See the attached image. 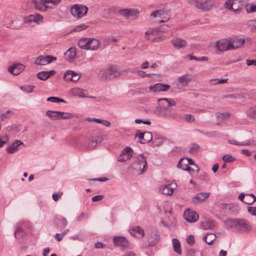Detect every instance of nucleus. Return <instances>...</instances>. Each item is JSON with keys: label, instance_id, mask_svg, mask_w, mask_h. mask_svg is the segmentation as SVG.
<instances>
[{"label": "nucleus", "instance_id": "obj_20", "mask_svg": "<svg viewBox=\"0 0 256 256\" xmlns=\"http://www.w3.org/2000/svg\"><path fill=\"white\" fill-rule=\"evenodd\" d=\"M76 55V52L74 48H70L65 53L64 56L66 59L70 62H72L75 58Z\"/></svg>", "mask_w": 256, "mask_h": 256}, {"label": "nucleus", "instance_id": "obj_40", "mask_svg": "<svg viewBox=\"0 0 256 256\" xmlns=\"http://www.w3.org/2000/svg\"><path fill=\"white\" fill-rule=\"evenodd\" d=\"M229 116V114L228 113H220L218 114L217 115V119L218 124L219 125L222 122H223L228 116Z\"/></svg>", "mask_w": 256, "mask_h": 256}, {"label": "nucleus", "instance_id": "obj_29", "mask_svg": "<svg viewBox=\"0 0 256 256\" xmlns=\"http://www.w3.org/2000/svg\"><path fill=\"white\" fill-rule=\"evenodd\" d=\"M58 112H60V111L48 110L46 115L52 120H58L60 119V114Z\"/></svg>", "mask_w": 256, "mask_h": 256}, {"label": "nucleus", "instance_id": "obj_47", "mask_svg": "<svg viewBox=\"0 0 256 256\" xmlns=\"http://www.w3.org/2000/svg\"><path fill=\"white\" fill-rule=\"evenodd\" d=\"M188 56L190 57V60H196V61H200V62H206L208 60V58L206 56H202L200 58H197L196 56H190L189 55Z\"/></svg>", "mask_w": 256, "mask_h": 256}, {"label": "nucleus", "instance_id": "obj_35", "mask_svg": "<svg viewBox=\"0 0 256 256\" xmlns=\"http://www.w3.org/2000/svg\"><path fill=\"white\" fill-rule=\"evenodd\" d=\"M172 244L174 250L178 254H182V250L180 242L176 238L172 239Z\"/></svg>", "mask_w": 256, "mask_h": 256}, {"label": "nucleus", "instance_id": "obj_41", "mask_svg": "<svg viewBox=\"0 0 256 256\" xmlns=\"http://www.w3.org/2000/svg\"><path fill=\"white\" fill-rule=\"evenodd\" d=\"M247 114L248 117L256 120V107L250 108L248 110Z\"/></svg>", "mask_w": 256, "mask_h": 256}, {"label": "nucleus", "instance_id": "obj_59", "mask_svg": "<svg viewBox=\"0 0 256 256\" xmlns=\"http://www.w3.org/2000/svg\"><path fill=\"white\" fill-rule=\"evenodd\" d=\"M132 169L136 170H142V165H136V163H132L130 166Z\"/></svg>", "mask_w": 256, "mask_h": 256}, {"label": "nucleus", "instance_id": "obj_62", "mask_svg": "<svg viewBox=\"0 0 256 256\" xmlns=\"http://www.w3.org/2000/svg\"><path fill=\"white\" fill-rule=\"evenodd\" d=\"M62 194V192H60V194L54 192L52 194V198L55 202H56L58 200V198L61 196Z\"/></svg>", "mask_w": 256, "mask_h": 256}, {"label": "nucleus", "instance_id": "obj_3", "mask_svg": "<svg viewBox=\"0 0 256 256\" xmlns=\"http://www.w3.org/2000/svg\"><path fill=\"white\" fill-rule=\"evenodd\" d=\"M88 10V8L82 4H75L70 9L71 14L75 18H80L85 16Z\"/></svg>", "mask_w": 256, "mask_h": 256}, {"label": "nucleus", "instance_id": "obj_61", "mask_svg": "<svg viewBox=\"0 0 256 256\" xmlns=\"http://www.w3.org/2000/svg\"><path fill=\"white\" fill-rule=\"evenodd\" d=\"M246 12L248 13L256 12V6L251 5L249 8H246Z\"/></svg>", "mask_w": 256, "mask_h": 256}, {"label": "nucleus", "instance_id": "obj_19", "mask_svg": "<svg viewBox=\"0 0 256 256\" xmlns=\"http://www.w3.org/2000/svg\"><path fill=\"white\" fill-rule=\"evenodd\" d=\"M32 2L34 4L35 8L41 12H46L48 8H52L48 6L42 4L38 0H32Z\"/></svg>", "mask_w": 256, "mask_h": 256}, {"label": "nucleus", "instance_id": "obj_28", "mask_svg": "<svg viewBox=\"0 0 256 256\" xmlns=\"http://www.w3.org/2000/svg\"><path fill=\"white\" fill-rule=\"evenodd\" d=\"M237 218H229L224 222V224L227 230L234 228L236 229Z\"/></svg>", "mask_w": 256, "mask_h": 256}, {"label": "nucleus", "instance_id": "obj_17", "mask_svg": "<svg viewBox=\"0 0 256 256\" xmlns=\"http://www.w3.org/2000/svg\"><path fill=\"white\" fill-rule=\"evenodd\" d=\"M172 44L176 48H184L188 45L186 40L180 38H176L172 40Z\"/></svg>", "mask_w": 256, "mask_h": 256}, {"label": "nucleus", "instance_id": "obj_60", "mask_svg": "<svg viewBox=\"0 0 256 256\" xmlns=\"http://www.w3.org/2000/svg\"><path fill=\"white\" fill-rule=\"evenodd\" d=\"M72 82H77L80 78V76L78 74L74 71H73V74H72Z\"/></svg>", "mask_w": 256, "mask_h": 256}, {"label": "nucleus", "instance_id": "obj_51", "mask_svg": "<svg viewBox=\"0 0 256 256\" xmlns=\"http://www.w3.org/2000/svg\"><path fill=\"white\" fill-rule=\"evenodd\" d=\"M200 148V146L196 144H192L189 151L190 153L193 154L196 152Z\"/></svg>", "mask_w": 256, "mask_h": 256}, {"label": "nucleus", "instance_id": "obj_57", "mask_svg": "<svg viewBox=\"0 0 256 256\" xmlns=\"http://www.w3.org/2000/svg\"><path fill=\"white\" fill-rule=\"evenodd\" d=\"M244 202L248 205L252 204V198H250V196H246V198L244 201Z\"/></svg>", "mask_w": 256, "mask_h": 256}, {"label": "nucleus", "instance_id": "obj_7", "mask_svg": "<svg viewBox=\"0 0 256 256\" xmlns=\"http://www.w3.org/2000/svg\"><path fill=\"white\" fill-rule=\"evenodd\" d=\"M103 137L102 136H93L91 139L88 140L86 144L88 150H93L98 144H100L103 140Z\"/></svg>", "mask_w": 256, "mask_h": 256}, {"label": "nucleus", "instance_id": "obj_11", "mask_svg": "<svg viewBox=\"0 0 256 256\" xmlns=\"http://www.w3.org/2000/svg\"><path fill=\"white\" fill-rule=\"evenodd\" d=\"M216 48L220 52L232 50L230 42L226 39L220 40L217 42Z\"/></svg>", "mask_w": 256, "mask_h": 256}, {"label": "nucleus", "instance_id": "obj_24", "mask_svg": "<svg viewBox=\"0 0 256 256\" xmlns=\"http://www.w3.org/2000/svg\"><path fill=\"white\" fill-rule=\"evenodd\" d=\"M201 226L204 230H212L214 228V224L212 220L208 219L201 222Z\"/></svg>", "mask_w": 256, "mask_h": 256}, {"label": "nucleus", "instance_id": "obj_49", "mask_svg": "<svg viewBox=\"0 0 256 256\" xmlns=\"http://www.w3.org/2000/svg\"><path fill=\"white\" fill-rule=\"evenodd\" d=\"M48 101L52 102H65L66 101L56 96L49 97L47 99Z\"/></svg>", "mask_w": 256, "mask_h": 256}, {"label": "nucleus", "instance_id": "obj_56", "mask_svg": "<svg viewBox=\"0 0 256 256\" xmlns=\"http://www.w3.org/2000/svg\"><path fill=\"white\" fill-rule=\"evenodd\" d=\"M248 211L252 216H256V207L248 206Z\"/></svg>", "mask_w": 256, "mask_h": 256}, {"label": "nucleus", "instance_id": "obj_18", "mask_svg": "<svg viewBox=\"0 0 256 256\" xmlns=\"http://www.w3.org/2000/svg\"><path fill=\"white\" fill-rule=\"evenodd\" d=\"M209 196V192H200L193 196V200L195 203L200 202L208 198Z\"/></svg>", "mask_w": 256, "mask_h": 256}, {"label": "nucleus", "instance_id": "obj_54", "mask_svg": "<svg viewBox=\"0 0 256 256\" xmlns=\"http://www.w3.org/2000/svg\"><path fill=\"white\" fill-rule=\"evenodd\" d=\"M139 12L137 10H129V18L130 16L137 17Z\"/></svg>", "mask_w": 256, "mask_h": 256}, {"label": "nucleus", "instance_id": "obj_39", "mask_svg": "<svg viewBox=\"0 0 256 256\" xmlns=\"http://www.w3.org/2000/svg\"><path fill=\"white\" fill-rule=\"evenodd\" d=\"M72 94L76 96H78L80 97L84 98L86 97V96L84 93V90L79 88H74L72 90Z\"/></svg>", "mask_w": 256, "mask_h": 256}, {"label": "nucleus", "instance_id": "obj_58", "mask_svg": "<svg viewBox=\"0 0 256 256\" xmlns=\"http://www.w3.org/2000/svg\"><path fill=\"white\" fill-rule=\"evenodd\" d=\"M10 114V111L8 110L5 113L2 114L0 116L1 120H4L5 119L9 118Z\"/></svg>", "mask_w": 256, "mask_h": 256}, {"label": "nucleus", "instance_id": "obj_45", "mask_svg": "<svg viewBox=\"0 0 256 256\" xmlns=\"http://www.w3.org/2000/svg\"><path fill=\"white\" fill-rule=\"evenodd\" d=\"M222 160L225 162H230L234 160L235 158L232 157V155L228 154L224 155L222 157Z\"/></svg>", "mask_w": 256, "mask_h": 256}, {"label": "nucleus", "instance_id": "obj_46", "mask_svg": "<svg viewBox=\"0 0 256 256\" xmlns=\"http://www.w3.org/2000/svg\"><path fill=\"white\" fill-rule=\"evenodd\" d=\"M87 27H88V26H86L85 24H80V25L75 26L71 30V32H80V31H81L82 30H85Z\"/></svg>", "mask_w": 256, "mask_h": 256}, {"label": "nucleus", "instance_id": "obj_55", "mask_svg": "<svg viewBox=\"0 0 256 256\" xmlns=\"http://www.w3.org/2000/svg\"><path fill=\"white\" fill-rule=\"evenodd\" d=\"M186 242L190 246L193 245L194 243V236L190 235L188 236L186 238Z\"/></svg>", "mask_w": 256, "mask_h": 256}, {"label": "nucleus", "instance_id": "obj_33", "mask_svg": "<svg viewBox=\"0 0 256 256\" xmlns=\"http://www.w3.org/2000/svg\"><path fill=\"white\" fill-rule=\"evenodd\" d=\"M216 236L215 234L208 233L206 236L203 238V240H204L208 244H211L212 242L216 240Z\"/></svg>", "mask_w": 256, "mask_h": 256}, {"label": "nucleus", "instance_id": "obj_63", "mask_svg": "<svg viewBox=\"0 0 256 256\" xmlns=\"http://www.w3.org/2000/svg\"><path fill=\"white\" fill-rule=\"evenodd\" d=\"M103 198L102 195H97L92 198V200L93 202H98L100 200Z\"/></svg>", "mask_w": 256, "mask_h": 256}, {"label": "nucleus", "instance_id": "obj_12", "mask_svg": "<svg viewBox=\"0 0 256 256\" xmlns=\"http://www.w3.org/2000/svg\"><path fill=\"white\" fill-rule=\"evenodd\" d=\"M25 66L22 64H14L8 68V71L13 75L16 76L22 72Z\"/></svg>", "mask_w": 256, "mask_h": 256}, {"label": "nucleus", "instance_id": "obj_13", "mask_svg": "<svg viewBox=\"0 0 256 256\" xmlns=\"http://www.w3.org/2000/svg\"><path fill=\"white\" fill-rule=\"evenodd\" d=\"M184 217L185 220L189 222H194L198 219V215L195 212L190 210H186L184 214Z\"/></svg>", "mask_w": 256, "mask_h": 256}, {"label": "nucleus", "instance_id": "obj_8", "mask_svg": "<svg viewBox=\"0 0 256 256\" xmlns=\"http://www.w3.org/2000/svg\"><path fill=\"white\" fill-rule=\"evenodd\" d=\"M56 60V58L52 56H41L36 60L34 64L37 65H46Z\"/></svg>", "mask_w": 256, "mask_h": 256}, {"label": "nucleus", "instance_id": "obj_21", "mask_svg": "<svg viewBox=\"0 0 256 256\" xmlns=\"http://www.w3.org/2000/svg\"><path fill=\"white\" fill-rule=\"evenodd\" d=\"M236 2H237L236 0H228L227 1H226L225 2V4H224L225 7L230 10H232L235 13H237L238 12L240 11V8H234L233 7L236 4H237Z\"/></svg>", "mask_w": 256, "mask_h": 256}, {"label": "nucleus", "instance_id": "obj_9", "mask_svg": "<svg viewBox=\"0 0 256 256\" xmlns=\"http://www.w3.org/2000/svg\"><path fill=\"white\" fill-rule=\"evenodd\" d=\"M160 240L159 232L155 229L152 230L148 240L149 246H156Z\"/></svg>", "mask_w": 256, "mask_h": 256}, {"label": "nucleus", "instance_id": "obj_2", "mask_svg": "<svg viewBox=\"0 0 256 256\" xmlns=\"http://www.w3.org/2000/svg\"><path fill=\"white\" fill-rule=\"evenodd\" d=\"M121 74L120 70L116 66H109L100 70V79L102 80H109L118 78Z\"/></svg>", "mask_w": 256, "mask_h": 256}, {"label": "nucleus", "instance_id": "obj_14", "mask_svg": "<svg viewBox=\"0 0 256 256\" xmlns=\"http://www.w3.org/2000/svg\"><path fill=\"white\" fill-rule=\"evenodd\" d=\"M113 242L115 245L120 246L124 248L128 246V242L127 239L123 236H114L113 238Z\"/></svg>", "mask_w": 256, "mask_h": 256}, {"label": "nucleus", "instance_id": "obj_10", "mask_svg": "<svg viewBox=\"0 0 256 256\" xmlns=\"http://www.w3.org/2000/svg\"><path fill=\"white\" fill-rule=\"evenodd\" d=\"M195 6L202 10L208 11L212 6L210 0H194Z\"/></svg>", "mask_w": 256, "mask_h": 256}, {"label": "nucleus", "instance_id": "obj_15", "mask_svg": "<svg viewBox=\"0 0 256 256\" xmlns=\"http://www.w3.org/2000/svg\"><path fill=\"white\" fill-rule=\"evenodd\" d=\"M170 86L168 84L158 83L153 86H150V89L154 92H166L170 88Z\"/></svg>", "mask_w": 256, "mask_h": 256}, {"label": "nucleus", "instance_id": "obj_26", "mask_svg": "<svg viewBox=\"0 0 256 256\" xmlns=\"http://www.w3.org/2000/svg\"><path fill=\"white\" fill-rule=\"evenodd\" d=\"M174 188L171 186V184L164 185L161 186L160 191L164 194L171 195L173 194Z\"/></svg>", "mask_w": 256, "mask_h": 256}, {"label": "nucleus", "instance_id": "obj_32", "mask_svg": "<svg viewBox=\"0 0 256 256\" xmlns=\"http://www.w3.org/2000/svg\"><path fill=\"white\" fill-rule=\"evenodd\" d=\"M90 40H88V38H81L78 42V46L82 49L84 50H88V44Z\"/></svg>", "mask_w": 256, "mask_h": 256}, {"label": "nucleus", "instance_id": "obj_42", "mask_svg": "<svg viewBox=\"0 0 256 256\" xmlns=\"http://www.w3.org/2000/svg\"><path fill=\"white\" fill-rule=\"evenodd\" d=\"M37 77L40 80H45L49 78V74L46 71H42L37 74Z\"/></svg>", "mask_w": 256, "mask_h": 256}, {"label": "nucleus", "instance_id": "obj_53", "mask_svg": "<svg viewBox=\"0 0 256 256\" xmlns=\"http://www.w3.org/2000/svg\"><path fill=\"white\" fill-rule=\"evenodd\" d=\"M144 132H141L140 130H137L136 132V134L135 135L134 138H136V137H138V138L142 140V142H144Z\"/></svg>", "mask_w": 256, "mask_h": 256}, {"label": "nucleus", "instance_id": "obj_43", "mask_svg": "<svg viewBox=\"0 0 256 256\" xmlns=\"http://www.w3.org/2000/svg\"><path fill=\"white\" fill-rule=\"evenodd\" d=\"M73 74V71L71 70H68L64 74V78L66 81L70 82L72 80V74Z\"/></svg>", "mask_w": 256, "mask_h": 256}, {"label": "nucleus", "instance_id": "obj_37", "mask_svg": "<svg viewBox=\"0 0 256 256\" xmlns=\"http://www.w3.org/2000/svg\"><path fill=\"white\" fill-rule=\"evenodd\" d=\"M184 158H181L178 162L177 167L184 170L186 166H188V162Z\"/></svg>", "mask_w": 256, "mask_h": 256}, {"label": "nucleus", "instance_id": "obj_36", "mask_svg": "<svg viewBox=\"0 0 256 256\" xmlns=\"http://www.w3.org/2000/svg\"><path fill=\"white\" fill-rule=\"evenodd\" d=\"M122 155L126 156L127 160L130 159L132 156L133 150L130 147H126L122 150Z\"/></svg>", "mask_w": 256, "mask_h": 256}, {"label": "nucleus", "instance_id": "obj_30", "mask_svg": "<svg viewBox=\"0 0 256 256\" xmlns=\"http://www.w3.org/2000/svg\"><path fill=\"white\" fill-rule=\"evenodd\" d=\"M244 42V40L243 38H236L232 42H230L232 49H236L240 48Z\"/></svg>", "mask_w": 256, "mask_h": 256}, {"label": "nucleus", "instance_id": "obj_16", "mask_svg": "<svg viewBox=\"0 0 256 256\" xmlns=\"http://www.w3.org/2000/svg\"><path fill=\"white\" fill-rule=\"evenodd\" d=\"M133 163H136V165L142 166V171L140 174H142L147 170L146 158L144 154H140L138 156H137L136 160Z\"/></svg>", "mask_w": 256, "mask_h": 256}, {"label": "nucleus", "instance_id": "obj_1", "mask_svg": "<svg viewBox=\"0 0 256 256\" xmlns=\"http://www.w3.org/2000/svg\"><path fill=\"white\" fill-rule=\"evenodd\" d=\"M158 106L155 110L156 114L162 116H170L168 112L170 107L176 104V102L173 99L162 98L158 100Z\"/></svg>", "mask_w": 256, "mask_h": 256}, {"label": "nucleus", "instance_id": "obj_23", "mask_svg": "<svg viewBox=\"0 0 256 256\" xmlns=\"http://www.w3.org/2000/svg\"><path fill=\"white\" fill-rule=\"evenodd\" d=\"M14 234L16 238L20 240L24 238L26 236V234L22 228L20 226H18L16 228Z\"/></svg>", "mask_w": 256, "mask_h": 256}, {"label": "nucleus", "instance_id": "obj_4", "mask_svg": "<svg viewBox=\"0 0 256 256\" xmlns=\"http://www.w3.org/2000/svg\"><path fill=\"white\" fill-rule=\"evenodd\" d=\"M235 230L240 232H247L252 230V226L248 220L237 218Z\"/></svg>", "mask_w": 256, "mask_h": 256}, {"label": "nucleus", "instance_id": "obj_27", "mask_svg": "<svg viewBox=\"0 0 256 256\" xmlns=\"http://www.w3.org/2000/svg\"><path fill=\"white\" fill-rule=\"evenodd\" d=\"M158 33V30L156 29H149L145 33V38L146 40H154L155 37H153V36H156Z\"/></svg>", "mask_w": 256, "mask_h": 256}, {"label": "nucleus", "instance_id": "obj_34", "mask_svg": "<svg viewBox=\"0 0 256 256\" xmlns=\"http://www.w3.org/2000/svg\"><path fill=\"white\" fill-rule=\"evenodd\" d=\"M225 208L230 214H236L238 212V206L234 204H229L225 206Z\"/></svg>", "mask_w": 256, "mask_h": 256}, {"label": "nucleus", "instance_id": "obj_52", "mask_svg": "<svg viewBox=\"0 0 256 256\" xmlns=\"http://www.w3.org/2000/svg\"><path fill=\"white\" fill-rule=\"evenodd\" d=\"M120 14L126 18H129V10L128 9H123L119 11Z\"/></svg>", "mask_w": 256, "mask_h": 256}, {"label": "nucleus", "instance_id": "obj_50", "mask_svg": "<svg viewBox=\"0 0 256 256\" xmlns=\"http://www.w3.org/2000/svg\"><path fill=\"white\" fill-rule=\"evenodd\" d=\"M34 86L29 85L26 86H24L21 87V89L27 93H30L33 91L34 88Z\"/></svg>", "mask_w": 256, "mask_h": 256}, {"label": "nucleus", "instance_id": "obj_44", "mask_svg": "<svg viewBox=\"0 0 256 256\" xmlns=\"http://www.w3.org/2000/svg\"><path fill=\"white\" fill-rule=\"evenodd\" d=\"M58 114H60V119H69L72 118L73 116L72 114L68 112H62L60 111V112H58Z\"/></svg>", "mask_w": 256, "mask_h": 256}, {"label": "nucleus", "instance_id": "obj_6", "mask_svg": "<svg viewBox=\"0 0 256 256\" xmlns=\"http://www.w3.org/2000/svg\"><path fill=\"white\" fill-rule=\"evenodd\" d=\"M42 20L43 16L39 14H32L25 17L24 18V22L30 26H32L34 23L38 24Z\"/></svg>", "mask_w": 256, "mask_h": 256}, {"label": "nucleus", "instance_id": "obj_22", "mask_svg": "<svg viewBox=\"0 0 256 256\" xmlns=\"http://www.w3.org/2000/svg\"><path fill=\"white\" fill-rule=\"evenodd\" d=\"M88 40H90L88 50H94L98 48L100 42L98 40L94 38H88Z\"/></svg>", "mask_w": 256, "mask_h": 256}, {"label": "nucleus", "instance_id": "obj_25", "mask_svg": "<svg viewBox=\"0 0 256 256\" xmlns=\"http://www.w3.org/2000/svg\"><path fill=\"white\" fill-rule=\"evenodd\" d=\"M23 143L20 141L16 140L12 145H10L7 148V152L8 153L12 154L18 150V148L19 146L22 144Z\"/></svg>", "mask_w": 256, "mask_h": 256}, {"label": "nucleus", "instance_id": "obj_5", "mask_svg": "<svg viewBox=\"0 0 256 256\" xmlns=\"http://www.w3.org/2000/svg\"><path fill=\"white\" fill-rule=\"evenodd\" d=\"M190 80L188 75L184 74L179 77L177 80L173 83L174 88L180 90H183L184 88L188 84Z\"/></svg>", "mask_w": 256, "mask_h": 256}, {"label": "nucleus", "instance_id": "obj_38", "mask_svg": "<svg viewBox=\"0 0 256 256\" xmlns=\"http://www.w3.org/2000/svg\"><path fill=\"white\" fill-rule=\"evenodd\" d=\"M144 142H142V140H140L138 142L140 144H146L150 142H151L152 140V136L151 132H144Z\"/></svg>", "mask_w": 256, "mask_h": 256}, {"label": "nucleus", "instance_id": "obj_48", "mask_svg": "<svg viewBox=\"0 0 256 256\" xmlns=\"http://www.w3.org/2000/svg\"><path fill=\"white\" fill-rule=\"evenodd\" d=\"M164 14V11L162 10H156L152 12L150 14V16L156 18L158 16L162 18V16Z\"/></svg>", "mask_w": 256, "mask_h": 256}, {"label": "nucleus", "instance_id": "obj_64", "mask_svg": "<svg viewBox=\"0 0 256 256\" xmlns=\"http://www.w3.org/2000/svg\"><path fill=\"white\" fill-rule=\"evenodd\" d=\"M246 64L248 66L252 65L256 66V59L255 60H246Z\"/></svg>", "mask_w": 256, "mask_h": 256}, {"label": "nucleus", "instance_id": "obj_31", "mask_svg": "<svg viewBox=\"0 0 256 256\" xmlns=\"http://www.w3.org/2000/svg\"><path fill=\"white\" fill-rule=\"evenodd\" d=\"M131 230L133 232H130V234L134 236L136 234H139L138 237L140 238H143L144 236V230L140 226H134L132 228Z\"/></svg>", "mask_w": 256, "mask_h": 256}]
</instances>
